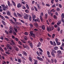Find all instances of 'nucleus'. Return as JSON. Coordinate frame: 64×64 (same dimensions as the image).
<instances>
[{"mask_svg":"<svg viewBox=\"0 0 64 64\" xmlns=\"http://www.w3.org/2000/svg\"><path fill=\"white\" fill-rule=\"evenodd\" d=\"M10 41L12 42V44L13 45H14V44H15V43H14V42L12 40H11Z\"/></svg>","mask_w":64,"mask_h":64,"instance_id":"24","label":"nucleus"},{"mask_svg":"<svg viewBox=\"0 0 64 64\" xmlns=\"http://www.w3.org/2000/svg\"><path fill=\"white\" fill-rule=\"evenodd\" d=\"M22 3L23 4H25V3H26V2H22Z\"/></svg>","mask_w":64,"mask_h":64,"instance_id":"59","label":"nucleus"},{"mask_svg":"<svg viewBox=\"0 0 64 64\" xmlns=\"http://www.w3.org/2000/svg\"><path fill=\"white\" fill-rule=\"evenodd\" d=\"M8 6H11V4H10V2L8 1Z\"/></svg>","mask_w":64,"mask_h":64,"instance_id":"26","label":"nucleus"},{"mask_svg":"<svg viewBox=\"0 0 64 64\" xmlns=\"http://www.w3.org/2000/svg\"><path fill=\"white\" fill-rule=\"evenodd\" d=\"M50 44L51 45H53V42H52L51 41H50Z\"/></svg>","mask_w":64,"mask_h":64,"instance_id":"43","label":"nucleus"},{"mask_svg":"<svg viewBox=\"0 0 64 64\" xmlns=\"http://www.w3.org/2000/svg\"><path fill=\"white\" fill-rule=\"evenodd\" d=\"M7 48L9 49H12V47H11V46L9 44H7Z\"/></svg>","mask_w":64,"mask_h":64,"instance_id":"7","label":"nucleus"},{"mask_svg":"<svg viewBox=\"0 0 64 64\" xmlns=\"http://www.w3.org/2000/svg\"><path fill=\"white\" fill-rule=\"evenodd\" d=\"M47 55H50V52H49V51H47Z\"/></svg>","mask_w":64,"mask_h":64,"instance_id":"42","label":"nucleus"},{"mask_svg":"<svg viewBox=\"0 0 64 64\" xmlns=\"http://www.w3.org/2000/svg\"><path fill=\"white\" fill-rule=\"evenodd\" d=\"M46 61H47L48 62H50V60L49 59H48L47 58H46Z\"/></svg>","mask_w":64,"mask_h":64,"instance_id":"29","label":"nucleus"},{"mask_svg":"<svg viewBox=\"0 0 64 64\" xmlns=\"http://www.w3.org/2000/svg\"><path fill=\"white\" fill-rule=\"evenodd\" d=\"M56 44L57 45H60L61 44V43L60 42H56Z\"/></svg>","mask_w":64,"mask_h":64,"instance_id":"34","label":"nucleus"},{"mask_svg":"<svg viewBox=\"0 0 64 64\" xmlns=\"http://www.w3.org/2000/svg\"><path fill=\"white\" fill-rule=\"evenodd\" d=\"M38 49L40 51H41V52H43V50H42L40 48H38Z\"/></svg>","mask_w":64,"mask_h":64,"instance_id":"47","label":"nucleus"},{"mask_svg":"<svg viewBox=\"0 0 64 64\" xmlns=\"http://www.w3.org/2000/svg\"><path fill=\"white\" fill-rule=\"evenodd\" d=\"M0 50L2 52H4V50H3V49L0 46Z\"/></svg>","mask_w":64,"mask_h":64,"instance_id":"30","label":"nucleus"},{"mask_svg":"<svg viewBox=\"0 0 64 64\" xmlns=\"http://www.w3.org/2000/svg\"><path fill=\"white\" fill-rule=\"evenodd\" d=\"M32 17L33 18V20H34V19H35V18H36V16L35 15H33L32 14Z\"/></svg>","mask_w":64,"mask_h":64,"instance_id":"23","label":"nucleus"},{"mask_svg":"<svg viewBox=\"0 0 64 64\" xmlns=\"http://www.w3.org/2000/svg\"><path fill=\"white\" fill-rule=\"evenodd\" d=\"M5 53H6V54H8V55H10V53L11 52H5Z\"/></svg>","mask_w":64,"mask_h":64,"instance_id":"20","label":"nucleus"},{"mask_svg":"<svg viewBox=\"0 0 64 64\" xmlns=\"http://www.w3.org/2000/svg\"><path fill=\"white\" fill-rule=\"evenodd\" d=\"M54 0H52L51 1V3L52 4H53L54 3Z\"/></svg>","mask_w":64,"mask_h":64,"instance_id":"46","label":"nucleus"},{"mask_svg":"<svg viewBox=\"0 0 64 64\" xmlns=\"http://www.w3.org/2000/svg\"><path fill=\"white\" fill-rule=\"evenodd\" d=\"M16 24H18V25H21V23H20L19 22H16Z\"/></svg>","mask_w":64,"mask_h":64,"instance_id":"40","label":"nucleus"},{"mask_svg":"<svg viewBox=\"0 0 64 64\" xmlns=\"http://www.w3.org/2000/svg\"><path fill=\"white\" fill-rule=\"evenodd\" d=\"M16 51H19V49H18V48H16Z\"/></svg>","mask_w":64,"mask_h":64,"instance_id":"62","label":"nucleus"},{"mask_svg":"<svg viewBox=\"0 0 64 64\" xmlns=\"http://www.w3.org/2000/svg\"><path fill=\"white\" fill-rule=\"evenodd\" d=\"M26 7L27 9H29V6H28V5L27 4H26Z\"/></svg>","mask_w":64,"mask_h":64,"instance_id":"41","label":"nucleus"},{"mask_svg":"<svg viewBox=\"0 0 64 64\" xmlns=\"http://www.w3.org/2000/svg\"><path fill=\"white\" fill-rule=\"evenodd\" d=\"M37 59H38L40 61H44V60L42 59V58H40L39 56L37 57Z\"/></svg>","mask_w":64,"mask_h":64,"instance_id":"5","label":"nucleus"},{"mask_svg":"<svg viewBox=\"0 0 64 64\" xmlns=\"http://www.w3.org/2000/svg\"><path fill=\"white\" fill-rule=\"evenodd\" d=\"M10 21L11 22H12V24H15V22H14L13 20H10Z\"/></svg>","mask_w":64,"mask_h":64,"instance_id":"38","label":"nucleus"},{"mask_svg":"<svg viewBox=\"0 0 64 64\" xmlns=\"http://www.w3.org/2000/svg\"><path fill=\"white\" fill-rule=\"evenodd\" d=\"M0 17L1 18L2 20H5V18H4V16L1 15L0 14Z\"/></svg>","mask_w":64,"mask_h":64,"instance_id":"12","label":"nucleus"},{"mask_svg":"<svg viewBox=\"0 0 64 64\" xmlns=\"http://www.w3.org/2000/svg\"><path fill=\"white\" fill-rule=\"evenodd\" d=\"M19 44H20V45H22V42H20V41H19V42H18Z\"/></svg>","mask_w":64,"mask_h":64,"instance_id":"64","label":"nucleus"},{"mask_svg":"<svg viewBox=\"0 0 64 64\" xmlns=\"http://www.w3.org/2000/svg\"><path fill=\"white\" fill-rule=\"evenodd\" d=\"M61 17L62 18H64V13H62L61 16Z\"/></svg>","mask_w":64,"mask_h":64,"instance_id":"25","label":"nucleus"},{"mask_svg":"<svg viewBox=\"0 0 64 64\" xmlns=\"http://www.w3.org/2000/svg\"><path fill=\"white\" fill-rule=\"evenodd\" d=\"M14 15L16 17H18V16H17V14H16V13L14 12Z\"/></svg>","mask_w":64,"mask_h":64,"instance_id":"14","label":"nucleus"},{"mask_svg":"<svg viewBox=\"0 0 64 64\" xmlns=\"http://www.w3.org/2000/svg\"><path fill=\"white\" fill-rule=\"evenodd\" d=\"M22 8L24 9H26V7H25L24 6H22Z\"/></svg>","mask_w":64,"mask_h":64,"instance_id":"61","label":"nucleus"},{"mask_svg":"<svg viewBox=\"0 0 64 64\" xmlns=\"http://www.w3.org/2000/svg\"><path fill=\"white\" fill-rule=\"evenodd\" d=\"M51 10H48V13L49 15H50V14H51Z\"/></svg>","mask_w":64,"mask_h":64,"instance_id":"31","label":"nucleus"},{"mask_svg":"<svg viewBox=\"0 0 64 64\" xmlns=\"http://www.w3.org/2000/svg\"><path fill=\"white\" fill-rule=\"evenodd\" d=\"M2 23L4 25V26H6V24L5 22L4 21L2 20Z\"/></svg>","mask_w":64,"mask_h":64,"instance_id":"10","label":"nucleus"},{"mask_svg":"<svg viewBox=\"0 0 64 64\" xmlns=\"http://www.w3.org/2000/svg\"><path fill=\"white\" fill-rule=\"evenodd\" d=\"M34 8L35 11H38V10H37V8L35 6H34Z\"/></svg>","mask_w":64,"mask_h":64,"instance_id":"32","label":"nucleus"},{"mask_svg":"<svg viewBox=\"0 0 64 64\" xmlns=\"http://www.w3.org/2000/svg\"><path fill=\"white\" fill-rule=\"evenodd\" d=\"M7 14L9 16H10V15H11L10 13L9 12H7Z\"/></svg>","mask_w":64,"mask_h":64,"instance_id":"36","label":"nucleus"},{"mask_svg":"<svg viewBox=\"0 0 64 64\" xmlns=\"http://www.w3.org/2000/svg\"><path fill=\"white\" fill-rule=\"evenodd\" d=\"M53 29H54V28L53 26H51V27L49 28H47V30L48 31H52Z\"/></svg>","mask_w":64,"mask_h":64,"instance_id":"2","label":"nucleus"},{"mask_svg":"<svg viewBox=\"0 0 64 64\" xmlns=\"http://www.w3.org/2000/svg\"><path fill=\"white\" fill-rule=\"evenodd\" d=\"M22 62V60H21V59H18V62L19 63H21Z\"/></svg>","mask_w":64,"mask_h":64,"instance_id":"21","label":"nucleus"},{"mask_svg":"<svg viewBox=\"0 0 64 64\" xmlns=\"http://www.w3.org/2000/svg\"><path fill=\"white\" fill-rule=\"evenodd\" d=\"M4 17H5L6 18H7V19H9V17L7 16H5Z\"/></svg>","mask_w":64,"mask_h":64,"instance_id":"60","label":"nucleus"},{"mask_svg":"<svg viewBox=\"0 0 64 64\" xmlns=\"http://www.w3.org/2000/svg\"><path fill=\"white\" fill-rule=\"evenodd\" d=\"M58 31H59L60 30V28L59 26L58 27Z\"/></svg>","mask_w":64,"mask_h":64,"instance_id":"48","label":"nucleus"},{"mask_svg":"<svg viewBox=\"0 0 64 64\" xmlns=\"http://www.w3.org/2000/svg\"><path fill=\"white\" fill-rule=\"evenodd\" d=\"M30 34H31V35H32L33 34V32L32 31H31L30 32Z\"/></svg>","mask_w":64,"mask_h":64,"instance_id":"53","label":"nucleus"},{"mask_svg":"<svg viewBox=\"0 0 64 64\" xmlns=\"http://www.w3.org/2000/svg\"><path fill=\"white\" fill-rule=\"evenodd\" d=\"M24 11L26 13H28L29 12V10H25Z\"/></svg>","mask_w":64,"mask_h":64,"instance_id":"35","label":"nucleus"},{"mask_svg":"<svg viewBox=\"0 0 64 64\" xmlns=\"http://www.w3.org/2000/svg\"><path fill=\"white\" fill-rule=\"evenodd\" d=\"M29 60L30 61V62H32V58H31V57H29Z\"/></svg>","mask_w":64,"mask_h":64,"instance_id":"27","label":"nucleus"},{"mask_svg":"<svg viewBox=\"0 0 64 64\" xmlns=\"http://www.w3.org/2000/svg\"><path fill=\"white\" fill-rule=\"evenodd\" d=\"M13 19H14V22H17V20H16V18H13Z\"/></svg>","mask_w":64,"mask_h":64,"instance_id":"50","label":"nucleus"},{"mask_svg":"<svg viewBox=\"0 0 64 64\" xmlns=\"http://www.w3.org/2000/svg\"><path fill=\"white\" fill-rule=\"evenodd\" d=\"M61 23V21L59 20L58 22L57 23V24L58 26H59V25Z\"/></svg>","mask_w":64,"mask_h":64,"instance_id":"9","label":"nucleus"},{"mask_svg":"<svg viewBox=\"0 0 64 64\" xmlns=\"http://www.w3.org/2000/svg\"><path fill=\"white\" fill-rule=\"evenodd\" d=\"M30 27H31V28H32V27H33V25L32 24H30Z\"/></svg>","mask_w":64,"mask_h":64,"instance_id":"45","label":"nucleus"},{"mask_svg":"<svg viewBox=\"0 0 64 64\" xmlns=\"http://www.w3.org/2000/svg\"><path fill=\"white\" fill-rule=\"evenodd\" d=\"M17 14L19 17H22V15L18 12H17Z\"/></svg>","mask_w":64,"mask_h":64,"instance_id":"8","label":"nucleus"},{"mask_svg":"<svg viewBox=\"0 0 64 64\" xmlns=\"http://www.w3.org/2000/svg\"><path fill=\"white\" fill-rule=\"evenodd\" d=\"M34 25L36 27H37L38 26V24H37V22H36L34 24Z\"/></svg>","mask_w":64,"mask_h":64,"instance_id":"18","label":"nucleus"},{"mask_svg":"<svg viewBox=\"0 0 64 64\" xmlns=\"http://www.w3.org/2000/svg\"><path fill=\"white\" fill-rule=\"evenodd\" d=\"M12 2L13 4V5L15 6H16V4H15V2H14V1L13 0H12Z\"/></svg>","mask_w":64,"mask_h":64,"instance_id":"28","label":"nucleus"},{"mask_svg":"<svg viewBox=\"0 0 64 64\" xmlns=\"http://www.w3.org/2000/svg\"><path fill=\"white\" fill-rule=\"evenodd\" d=\"M59 7H60V8H62V5H61V4H59L58 5Z\"/></svg>","mask_w":64,"mask_h":64,"instance_id":"57","label":"nucleus"},{"mask_svg":"<svg viewBox=\"0 0 64 64\" xmlns=\"http://www.w3.org/2000/svg\"><path fill=\"white\" fill-rule=\"evenodd\" d=\"M55 34H53L52 36V38H54V37H55Z\"/></svg>","mask_w":64,"mask_h":64,"instance_id":"49","label":"nucleus"},{"mask_svg":"<svg viewBox=\"0 0 64 64\" xmlns=\"http://www.w3.org/2000/svg\"><path fill=\"white\" fill-rule=\"evenodd\" d=\"M42 28L43 30H45V26L44 25H43L42 26Z\"/></svg>","mask_w":64,"mask_h":64,"instance_id":"19","label":"nucleus"},{"mask_svg":"<svg viewBox=\"0 0 64 64\" xmlns=\"http://www.w3.org/2000/svg\"><path fill=\"white\" fill-rule=\"evenodd\" d=\"M58 49V46H55L54 48V50H56Z\"/></svg>","mask_w":64,"mask_h":64,"instance_id":"22","label":"nucleus"},{"mask_svg":"<svg viewBox=\"0 0 64 64\" xmlns=\"http://www.w3.org/2000/svg\"><path fill=\"white\" fill-rule=\"evenodd\" d=\"M41 45V43L39 42L38 44L37 45V46L38 47H40Z\"/></svg>","mask_w":64,"mask_h":64,"instance_id":"16","label":"nucleus"},{"mask_svg":"<svg viewBox=\"0 0 64 64\" xmlns=\"http://www.w3.org/2000/svg\"><path fill=\"white\" fill-rule=\"evenodd\" d=\"M52 8H55L56 7V6H55V4H54L52 6Z\"/></svg>","mask_w":64,"mask_h":64,"instance_id":"56","label":"nucleus"},{"mask_svg":"<svg viewBox=\"0 0 64 64\" xmlns=\"http://www.w3.org/2000/svg\"><path fill=\"white\" fill-rule=\"evenodd\" d=\"M61 20H62V22H63V23H64V19H63V18H61Z\"/></svg>","mask_w":64,"mask_h":64,"instance_id":"58","label":"nucleus"},{"mask_svg":"<svg viewBox=\"0 0 64 64\" xmlns=\"http://www.w3.org/2000/svg\"><path fill=\"white\" fill-rule=\"evenodd\" d=\"M34 61L35 62L34 64H37V62H38V61L35 59H34Z\"/></svg>","mask_w":64,"mask_h":64,"instance_id":"13","label":"nucleus"},{"mask_svg":"<svg viewBox=\"0 0 64 64\" xmlns=\"http://www.w3.org/2000/svg\"><path fill=\"white\" fill-rule=\"evenodd\" d=\"M1 6L3 7L2 9L4 11H6V10H8V5H6V6L4 4H2L1 5Z\"/></svg>","mask_w":64,"mask_h":64,"instance_id":"1","label":"nucleus"},{"mask_svg":"<svg viewBox=\"0 0 64 64\" xmlns=\"http://www.w3.org/2000/svg\"><path fill=\"white\" fill-rule=\"evenodd\" d=\"M15 40L16 41H19V39H18V38H15Z\"/></svg>","mask_w":64,"mask_h":64,"instance_id":"51","label":"nucleus"},{"mask_svg":"<svg viewBox=\"0 0 64 64\" xmlns=\"http://www.w3.org/2000/svg\"><path fill=\"white\" fill-rule=\"evenodd\" d=\"M23 47L24 48H27L28 50H29V47L26 44H24V45H23Z\"/></svg>","mask_w":64,"mask_h":64,"instance_id":"4","label":"nucleus"},{"mask_svg":"<svg viewBox=\"0 0 64 64\" xmlns=\"http://www.w3.org/2000/svg\"><path fill=\"white\" fill-rule=\"evenodd\" d=\"M56 42H58L59 41V40L58 38H56Z\"/></svg>","mask_w":64,"mask_h":64,"instance_id":"44","label":"nucleus"},{"mask_svg":"<svg viewBox=\"0 0 64 64\" xmlns=\"http://www.w3.org/2000/svg\"><path fill=\"white\" fill-rule=\"evenodd\" d=\"M21 4H20L18 3V4L17 6L18 8H19L20 7H21Z\"/></svg>","mask_w":64,"mask_h":64,"instance_id":"11","label":"nucleus"},{"mask_svg":"<svg viewBox=\"0 0 64 64\" xmlns=\"http://www.w3.org/2000/svg\"><path fill=\"white\" fill-rule=\"evenodd\" d=\"M51 54H52V56H53V57H55V54H54V53L53 52H52H52Z\"/></svg>","mask_w":64,"mask_h":64,"instance_id":"17","label":"nucleus"},{"mask_svg":"<svg viewBox=\"0 0 64 64\" xmlns=\"http://www.w3.org/2000/svg\"><path fill=\"white\" fill-rule=\"evenodd\" d=\"M49 21L50 22L52 21V20L51 19V18H50L48 19Z\"/></svg>","mask_w":64,"mask_h":64,"instance_id":"55","label":"nucleus"},{"mask_svg":"<svg viewBox=\"0 0 64 64\" xmlns=\"http://www.w3.org/2000/svg\"><path fill=\"white\" fill-rule=\"evenodd\" d=\"M54 19H57V17L55 15H54Z\"/></svg>","mask_w":64,"mask_h":64,"instance_id":"39","label":"nucleus"},{"mask_svg":"<svg viewBox=\"0 0 64 64\" xmlns=\"http://www.w3.org/2000/svg\"><path fill=\"white\" fill-rule=\"evenodd\" d=\"M57 52L58 54H60V53H61V51L60 50H58L57 51Z\"/></svg>","mask_w":64,"mask_h":64,"instance_id":"37","label":"nucleus"},{"mask_svg":"<svg viewBox=\"0 0 64 64\" xmlns=\"http://www.w3.org/2000/svg\"><path fill=\"white\" fill-rule=\"evenodd\" d=\"M12 30L13 29H12V26H10V30L9 32L10 33H12Z\"/></svg>","mask_w":64,"mask_h":64,"instance_id":"6","label":"nucleus"},{"mask_svg":"<svg viewBox=\"0 0 64 64\" xmlns=\"http://www.w3.org/2000/svg\"><path fill=\"white\" fill-rule=\"evenodd\" d=\"M22 54L23 55H25V56H26V55H27V53L25 52H22Z\"/></svg>","mask_w":64,"mask_h":64,"instance_id":"15","label":"nucleus"},{"mask_svg":"<svg viewBox=\"0 0 64 64\" xmlns=\"http://www.w3.org/2000/svg\"><path fill=\"white\" fill-rule=\"evenodd\" d=\"M56 10L58 11H60V8H58L56 9Z\"/></svg>","mask_w":64,"mask_h":64,"instance_id":"63","label":"nucleus"},{"mask_svg":"<svg viewBox=\"0 0 64 64\" xmlns=\"http://www.w3.org/2000/svg\"><path fill=\"white\" fill-rule=\"evenodd\" d=\"M40 16V18L42 21H43V18H42V16Z\"/></svg>","mask_w":64,"mask_h":64,"instance_id":"54","label":"nucleus"},{"mask_svg":"<svg viewBox=\"0 0 64 64\" xmlns=\"http://www.w3.org/2000/svg\"><path fill=\"white\" fill-rule=\"evenodd\" d=\"M24 19H28L29 15H28L26 13L24 14Z\"/></svg>","mask_w":64,"mask_h":64,"instance_id":"3","label":"nucleus"},{"mask_svg":"<svg viewBox=\"0 0 64 64\" xmlns=\"http://www.w3.org/2000/svg\"><path fill=\"white\" fill-rule=\"evenodd\" d=\"M30 45L31 48H33V44H32V43L30 44Z\"/></svg>","mask_w":64,"mask_h":64,"instance_id":"33","label":"nucleus"},{"mask_svg":"<svg viewBox=\"0 0 64 64\" xmlns=\"http://www.w3.org/2000/svg\"><path fill=\"white\" fill-rule=\"evenodd\" d=\"M5 39L6 40V41H9V40L7 38H5Z\"/></svg>","mask_w":64,"mask_h":64,"instance_id":"52","label":"nucleus"}]
</instances>
